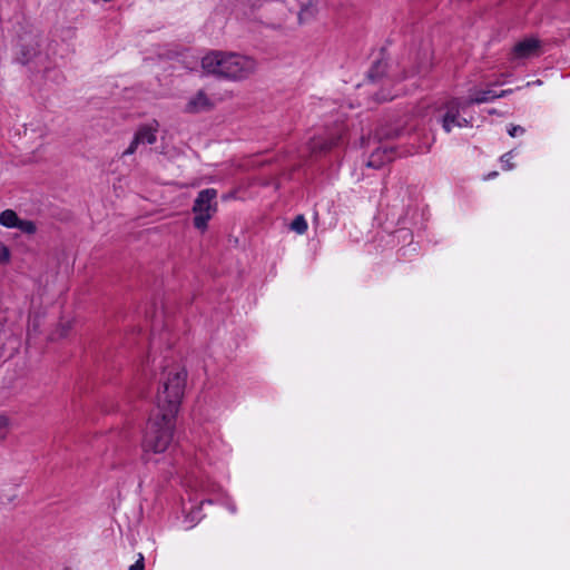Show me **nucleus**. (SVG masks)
I'll list each match as a JSON object with an SVG mask.
<instances>
[{
    "label": "nucleus",
    "instance_id": "a211bd4d",
    "mask_svg": "<svg viewBox=\"0 0 570 570\" xmlns=\"http://www.w3.org/2000/svg\"><path fill=\"white\" fill-rule=\"evenodd\" d=\"M199 511H200V508L195 507L187 513V515L185 518V522L187 523V527H186L187 529H191L193 527H195V524L197 522L200 521L202 515L199 514Z\"/></svg>",
    "mask_w": 570,
    "mask_h": 570
},
{
    "label": "nucleus",
    "instance_id": "20e7f679",
    "mask_svg": "<svg viewBox=\"0 0 570 570\" xmlns=\"http://www.w3.org/2000/svg\"><path fill=\"white\" fill-rule=\"evenodd\" d=\"M445 114L442 117V128L445 132H451L453 128H463L471 125V121L461 116L468 106L462 98H453L445 106Z\"/></svg>",
    "mask_w": 570,
    "mask_h": 570
},
{
    "label": "nucleus",
    "instance_id": "423d86ee",
    "mask_svg": "<svg viewBox=\"0 0 570 570\" xmlns=\"http://www.w3.org/2000/svg\"><path fill=\"white\" fill-rule=\"evenodd\" d=\"M186 487L188 489L189 500L196 501L198 499L197 493H214L219 488L213 483L209 479L205 478H198V476H191L186 481Z\"/></svg>",
    "mask_w": 570,
    "mask_h": 570
},
{
    "label": "nucleus",
    "instance_id": "6ab92c4d",
    "mask_svg": "<svg viewBox=\"0 0 570 570\" xmlns=\"http://www.w3.org/2000/svg\"><path fill=\"white\" fill-rule=\"evenodd\" d=\"M17 228L27 234H33L36 232V226L32 222L22 220L20 218Z\"/></svg>",
    "mask_w": 570,
    "mask_h": 570
},
{
    "label": "nucleus",
    "instance_id": "6e6552de",
    "mask_svg": "<svg viewBox=\"0 0 570 570\" xmlns=\"http://www.w3.org/2000/svg\"><path fill=\"white\" fill-rule=\"evenodd\" d=\"M341 136L337 137H314L309 141V149L313 154L323 153L326 150L332 149L333 147L337 146Z\"/></svg>",
    "mask_w": 570,
    "mask_h": 570
},
{
    "label": "nucleus",
    "instance_id": "bb28decb",
    "mask_svg": "<svg viewBox=\"0 0 570 570\" xmlns=\"http://www.w3.org/2000/svg\"><path fill=\"white\" fill-rule=\"evenodd\" d=\"M228 510H229L232 513H235V512H236V507H235V504L229 503V504H228Z\"/></svg>",
    "mask_w": 570,
    "mask_h": 570
},
{
    "label": "nucleus",
    "instance_id": "a878e982",
    "mask_svg": "<svg viewBox=\"0 0 570 570\" xmlns=\"http://www.w3.org/2000/svg\"><path fill=\"white\" fill-rule=\"evenodd\" d=\"M541 83H542V81H541V80L529 81V82H527V87H530V86H532V85H541Z\"/></svg>",
    "mask_w": 570,
    "mask_h": 570
},
{
    "label": "nucleus",
    "instance_id": "cd10ccee",
    "mask_svg": "<svg viewBox=\"0 0 570 570\" xmlns=\"http://www.w3.org/2000/svg\"><path fill=\"white\" fill-rule=\"evenodd\" d=\"M204 503H209V504H212V503H213V500H212V499H202V500H200V504H204Z\"/></svg>",
    "mask_w": 570,
    "mask_h": 570
},
{
    "label": "nucleus",
    "instance_id": "9b49d317",
    "mask_svg": "<svg viewBox=\"0 0 570 570\" xmlns=\"http://www.w3.org/2000/svg\"><path fill=\"white\" fill-rule=\"evenodd\" d=\"M495 98H497V94L491 89H487V90L474 91L468 98H462V99L464 100V104L468 107H470L474 104H483V102L492 101Z\"/></svg>",
    "mask_w": 570,
    "mask_h": 570
},
{
    "label": "nucleus",
    "instance_id": "7c9ffc66",
    "mask_svg": "<svg viewBox=\"0 0 570 570\" xmlns=\"http://www.w3.org/2000/svg\"><path fill=\"white\" fill-rule=\"evenodd\" d=\"M67 333V328H63V332L61 333V336H65Z\"/></svg>",
    "mask_w": 570,
    "mask_h": 570
},
{
    "label": "nucleus",
    "instance_id": "dca6fc26",
    "mask_svg": "<svg viewBox=\"0 0 570 570\" xmlns=\"http://www.w3.org/2000/svg\"><path fill=\"white\" fill-rule=\"evenodd\" d=\"M11 429V419L6 414L0 412V443L3 442Z\"/></svg>",
    "mask_w": 570,
    "mask_h": 570
},
{
    "label": "nucleus",
    "instance_id": "b1692460",
    "mask_svg": "<svg viewBox=\"0 0 570 570\" xmlns=\"http://www.w3.org/2000/svg\"><path fill=\"white\" fill-rule=\"evenodd\" d=\"M9 259V250L7 247L0 248V264Z\"/></svg>",
    "mask_w": 570,
    "mask_h": 570
},
{
    "label": "nucleus",
    "instance_id": "412c9836",
    "mask_svg": "<svg viewBox=\"0 0 570 570\" xmlns=\"http://www.w3.org/2000/svg\"><path fill=\"white\" fill-rule=\"evenodd\" d=\"M145 569V558L142 553L138 554L137 561L129 567V570H144Z\"/></svg>",
    "mask_w": 570,
    "mask_h": 570
},
{
    "label": "nucleus",
    "instance_id": "2eb2a0df",
    "mask_svg": "<svg viewBox=\"0 0 570 570\" xmlns=\"http://www.w3.org/2000/svg\"><path fill=\"white\" fill-rule=\"evenodd\" d=\"M385 71H386V62L377 61L370 69L368 77L372 81H376V80L381 79V77L385 73Z\"/></svg>",
    "mask_w": 570,
    "mask_h": 570
},
{
    "label": "nucleus",
    "instance_id": "ddd939ff",
    "mask_svg": "<svg viewBox=\"0 0 570 570\" xmlns=\"http://www.w3.org/2000/svg\"><path fill=\"white\" fill-rule=\"evenodd\" d=\"M317 13V7L314 2L309 1L301 7L298 12V22L299 24H304L309 22L315 18Z\"/></svg>",
    "mask_w": 570,
    "mask_h": 570
},
{
    "label": "nucleus",
    "instance_id": "7ed1b4c3",
    "mask_svg": "<svg viewBox=\"0 0 570 570\" xmlns=\"http://www.w3.org/2000/svg\"><path fill=\"white\" fill-rule=\"evenodd\" d=\"M216 197L217 191L214 188H207L199 191L193 207V212L195 214L194 225L196 228L200 230L206 229L208 220L216 212Z\"/></svg>",
    "mask_w": 570,
    "mask_h": 570
},
{
    "label": "nucleus",
    "instance_id": "aec40b11",
    "mask_svg": "<svg viewBox=\"0 0 570 570\" xmlns=\"http://www.w3.org/2000/svg\"><path fill=\"white\" fill-rule=\"evenodd\" d=\"M512 158H513L512 150L509 153H505L504 155L501 156L502 168L504 170H511L514 167V164L511 161Z\"/></svg>",
    "mask_w": 570,
    "mask_h": 570
},
{
    "label": "nucleus",
    "instance_id": "5701e85b",
    "mask_svg": "<svg viewBox=\"0 0 570 570\" xmlns=\"http://www.w3.org/2000/svg\"><path fill=\"white\" fill-rule=\"evenodd\" d=\"M39 330V322L37 318H30L28 325V333L37 332Z\"/></svg>",
    "mask_w": 570,
    "mask_h": 570
},
{
    "label": "nucleus",
    "instance_id": "f257e3e1",
    "mask_svg": "<svg viewBox=\"0 0 570 570\" xmlns=\"http://www.w3.org/2000/svg\"><path fill=\"white\" fill-rule=\"evenodd\" d=\"M186 372L178 365L164 368L161 386L158 390L157 411L150 417L142 440V453L146 461L153 454L166 452L174 441L176 415L184 395Z\"/></svg>",
    "mask_w": 570,
    "mask_h": 570
},
{
    "label": "nucleus",
    "instance_id": "f8f14e48",
    "mask_svg": "<svg viewBox=\"0 0 570 570\" xmlns=\"http://www.w3.org/2000/svg\"><path fill=\"white\" fill-rule=\"evenodd\" d=\"M38 41L36 40H31L30 43H26V45H22L21 46V50H20V56H19V61L21 63H28L29 61H31L33 59V57L37 56V52H38Z\"/></svg>",
    "mask_w": 570,
    "mask_h": 570
},
{
    "label": "nucleus",
    "instance_id": "39448f33",
    "mask_svg": "<svg viewBox=\"0 0 570 570\" xmlns=\"http://www.w3.org/2000/svg\"><path fill=\"white\" fill-rule=\"evenodd\" d=\"M157 127L155 121L150 125L141 126L135 134L129 147L122 153L124 156L132 155L141 145H153L157 140Z\"/></svg>",
    "mask_w": 570,
    "mask_h": 570
},
{
    "label": "nucleus",
    "instance_id": "0eeeda50",
    "mask_svg": "<svg viewBox=\"0 0 570 570\" xmlns=\"http://www.w3.org/2000/svg\"><path fill=\"white\" fill-rule=\"evenodd\" d=\"M540 42L534 38H527L518 42L513 48V56L515 58L524 59L539 55Z\"/></svg>",
    "mask_w": 570,
    "mask_h": 570
},
{
    "label": "nucleus",
    "instance_id": "c85d7f7f",
    "mask_svg": "<svg viewBox=\"0 0 570 570\" xmlns=\"http://www.w3.org/2000/svg\"><path fill=\"white\" fill-rule=\"evenodd\" d=\"M393 98H394V96H383V97H381V98H379V99H380V100H391V99H393Z\"/></svg>",
    "mask_w": 570,
    "mask_h": 570
},
{
    "label": "nucleus",
    "instance_id": "f03ea898",
    "mask_svg": "<svg viewBox=\"0 0 570 570\" xmlns=\"http://www.w3.org/2000/svg\"><path fill=\"white\" fill-rule=\"evenodd\" d=\"M257 61L246 55L213 50L202 59V68L209 75L232 81H242L257 70Z\"/></svg>",
    "mask_w": 570,
    "mask_h": 570
},
{
    "label": "nucleus",
    "instance_id": "4be33fe9",
    "mask_svg": "<svg viewBox=\"0 0 570 570\" xmlns=\"http://www.w3.org/2000/svg\"><path fill=\"white\" fill-rule=\"evenodd\" d=\"M524 128L521 127V126H514V125H511L510 128L508 129V132L511 137H517V136H520V135H523L524 134Z\"/></svg>",
    "mask_w": 570,
    "mask_h": 570
},
{
    "label": "nucleus",
    "instance_id": "1a4fd4ad",
    "mask_svg": "<svg viewBox=\"0 0 570 570\" xmlns=\"http://www.w3.org/2000/svg\"><path fill=\"white\" fill-rule=\"evenodd\" d=\"M393 158V151L387 148H377L371 154L366 161L368 168H380L385 163L391 161Z\"/></svg>",
    "mask_w": 570,
    "mask_h": 570
},
{
    "label": "nucleus",
    "instance_id": "4468645a",
    "mask_svg": "<svg viewBox=\"0 0 570 570\" xmlns=\"http://www.w3.org/2000/svg\"><path fill=\"white\" fill-rule=\"evenodd\" d=\"M19 217L12 209H6L0 214V225L7 228H17Z\"/></svg>",
    "mask_w": 570,
    "mask_h": 570
},
{
    "label": "nucleus",
    "instance_id": "393cba45",
    "mask_svg": "<svg viewBox=\"0 0 570 570\" xmlns=\"http://www.w3.org/2000/svg\"><path fill=\"white\" fill-rule=\"evenodd\" d=\"M511 92H512L511 89L502 90L500 94H497V98L505 97L507 95H509Z\"/></svg>",
    "mask_w": 570,
    "mask_h": 570
},
{
    "label": "nucleus",
    "instance_id": "f3484780",
    "mask_svg": "<svg viewBox=\"0 0 570 570\" xmlns=\"http://www.w3.org/2000/svg\"><path fill=\"white\" fill-rule=\"evenodd\" d=\"M291 229L302 235L307 230V222L303 215H298L291 224Z\"/></svg>",
    "mask_w": 570,
    "mask_h": 570
},
{
    "label": "nucleus",
    "instance_id": "c756f323",
    "mask_svg": "<svg viewBox=\"0 0 570 570\" xmlns=\"http://www.w3.org/2000/svg\"><path fill=\"white\" fill-rule=\"evenodd\" d=\"M497 175H498V173H497V171H494V173H492V174H489L488 178H493V177H495Z\"/></svg>",
    "mask_w": 570,
    "mask_h": 570
},
{
    "label": "nucleus",
    "instance_id": "9d476101",
    "mask_svg": "<svg viewBox=\"0 0 570 570\" xmlns=\"http://www.w3.org/2000/svg\"><path fill=\"white\" fill-rule=\"evenodd\" d=\"M209 105H210L209 99L207 98L205 92L198 91L194 97H191L188 100V102L185 107V111L191 112V114L204 111L209 108Z\"/></svg>",
    "mask_w": 570,
    "mask_h": 570
}]
</instances>
